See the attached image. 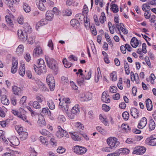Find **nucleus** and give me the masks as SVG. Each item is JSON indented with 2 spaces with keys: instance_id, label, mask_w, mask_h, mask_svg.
Masks as SVG:
<instances>
[{
  "instance_id": "8",
  "label": "nucleus",
  "mask_w": 156,
  "mask_h": 156,
  "mask_svg": "<svg viewBox=\"0 0 156 156\" xmlns=\"http://www.w3.org/2000/svg\"><path fill=\"white\" fill-rule=\"evenodd\" d=\"M146 148L143 146H138L136 147L132 153L136 154H143L146 151Z\"/></svg>"
},
{
  "instance_id": "43",
  "label": "nucleus",
  "mask_w": 156,
  "mask_h": 156,
  "mask_svg": "<svg viewBox=\"0 0 156 156\" xmlns=\"http://www.w3.org/2000/svg\"><path fill=\"white\" fill-rule=\"evenodd\" d=\"M99 20L101 23H103L106 20V17L105 16V14L103 12L101 13V16L99 18Z\"/></svg>"
},
{
  "instance_id": "3",
  "label": "nucleus",
  "mask_w": 156,
  "mask_h": 156,
  "mask_svg": "<svg viewBox=\"0 0 156 156\" xmlns=\"http://www.w3.org/2000/svg\"><path fill=\"white\" fill-rule=\"evenodd\" d=\"M79 113L80 106L78 105H76L72 108L70 112H67V114L69 118L73 119L75 116L78 115Z\"/></svg>"
},
{
  "instance_id": "46",
  "label": "nucleus",
  "mask_w": 156,
  "mask_h": 156,
  "mask_svg": "<svg viewBox=\"0 0 156 156\" xmlns=\"http://www.w3.org/2000/svg\"><path fill=\"white\" fill-rule=\"evenodd\" d=\"M74 134L73 133L72 134L71 136L72 138L74 140L79 141L80 140V137L78 135L75 134V133H74Z\"/></svg>"
},
{
  "instance_id": "48",
  "label": "nucleus",
  "mask_w": 156,
  "mask_h": 156,
  "mask_svg": "<svg viewBox=\"0 0 156 156\" xmlns=\"http://www.w3.org/2000/svg\"><path fill=\"white\" fill-rule=\"evenodd\" d=\"M117 90V88L115 86H111L110 87L109 89L110 92L112 93H116Z\"/></svg>"
},
{
  "instance_id": "64",
  "label": "nucleus",
  "mask_w": 156,
  "mask_h": 156,
  "mask_svg": "<svg viewBox=\"0 0 156 156\" xmlns=\"http://www.w3.org/2000/svg\"><path fill=\"white\" fill-rule=\"evenodd\" d=\"M119 155L118 150L115 152L108 154V156H119Z\"/></svg>"
},
{
  "instance_id": "63",
  "label": "nucleus",
  "mask_w": 156,
  "mask_h": 156,
  "mask_svg": "<svg viewBox=\"0 0 156 156\" xmlns=\"http://www.w3.org/2000/svg\"><path fill=\"white\" fill-rule=\"evenodd\" d=\"M24 58L27 62H29L30 59V54L28 53H27L24 55Z\"/></svg>"
},
{
  "instance_id": "25",
  "label": "nucleus",
  "mask_w": 156,
  "mask_h": 156,
  "mask_svg": "<svg viewBox=\"0 0 156 156\" xmlns=\"http://www.w3.org/2000/svg\"><path fill=\"white\" fill-rule=\"evenodd\" d=\"M114 26L115 29L116 30L117 29L118 30L119 33V32H120L121 30H123V28L124 27V25L122 23H121L115 24L114 25Z\"/></svg>"
},
{
  "instance_id": "20",
  "label": "nucleus",
  "mask_w": 156,
  "mask_h": 156,
  "mask_svg": "<svg viewBox=\"0 0 156 156\" xmlns=\"http://www.w3.org/2000/svg\"><path fill=\"white\" fill-rule=\"evenodd\" d=\"M131 45L134 48H136L139 44L138 40L135 37H133L131 41Z\"/></svg>"
},
{
  "instance_id": "17",
  "label": "nucleus",
  "mask_w": 156,
  "mask_h": 156,
  "mask_svg": "<svg viewBox=\"0 0 156 156\" xmlns=\"http://www.w3.org/2000/svg\"><path fill=\"white\" fill-rule=\"evenodd\" d=\"M12 63V67L11 69V72L12 73H14L17 71V66L18 62L16 60L14 61L13 60Z\"/></svg>"
},
{
  "instance_id": "55",
  "label": "nucleus",
  "mask_w": 156,
  "mask_h": 156,
  "mask_svg": "<svg viewBox=\"0 0 156 156\" xmlns=\"http://www.w3.org/2000/svg\"><path fill=\"white\" fill-rule=\"evenodd\" d=\"M40 89L42 91H45L47 90V87L42 82L40 83L39 85Z\"/></svg>"
},
{
  "instance_id": "33",
  "label": "nucleus",
  "mask_w": 156,
  "mask_h": 156,
  "mask_svg": "<svg viewBox=\"0 0 156 156\" xmlns=\"http://www.w3.org/2000/svg\"><path fill=\"white\" fill-rule=\"evenodd\" d=\"M84 98H85L84 99L85 101H88L91 99L92 95L89 92H87L85 94H84Z\"/></svg>"
},
{
  "instance_id": "10",
  "label": "nucleus",
  "mask_w": 156,
  "mask_h": 156,
  "mask_svg": "<svg viewBox=\"0 0 156 156\" xmlns=\"http://www.w3.org/2000/svg\"><path fill=\"white\" fill-rule=\"evenodd\" d=\"M146 142L149 145L152 146L156 145V135H151L146 139Z\"/></svg>"
},
{
  "instance_id": "31",
  "label": "nucleus",
  "mask_w": 156,
  "mask_h": 156,
  "mask_svg": "<svg viewBox=\"0 0 156 156\" xmlns=\"http://www.w3.org/2000/svg\"><path fill=\"white\" fill-rule=\"evenodd\" d=\"M99 119L101 122L104 123L106 126H107V119L106 116L100 114L99 116Z\"/></svg>"
},
{
  "instance_id": "41",
  "label": "nucleus",
  "mask_w": 156,
  "mask_h": 156,
  "mask_svg": "<svg viewBox=\"0 0 156 156\" xmlns=\"http://www.w3.org/2000/svg\"><path fill=\"white\" fill-rule=\"evenodd\" d=\"M110 78L112 81H115L117 80L116 72H112L110 75Z\"/></svg>"
},
{
  "instance_id": "51",
  "label": "nucleus",
  "mask_w": 156,
  "mask_h": 156,
  "mask_svg": "<svg viewBox=\"0 0 156 156\" xmlns=\"http://www.w3.org/2000/svg\"><path fill=\"white\" fill-rule=\"evenodd\" d=\"M102 55L104 62L105 63L107 64V54L105 51H103Z\"/></svg>"
},
{
  "instance_id": "35",
  "label": "nucleus",
  "mask_w": 156,
  "mask_h": 156,
  "mask_svg": "<svg viewBox=\"0 0 156 156\" xmlns=\"http://www.w3.org/2000/svg\"><path fill=\"white\" fill-rule=\"evenodd\" d=\"M17 153V151L11 150L9 152L5 153L4 156H16V154Z\"/></svg>"
},
{
  "instance_id": "37",
  "label": "nucleus",
  "mask_w": 156,
  "mask_h": 156,
  "mask_svg": "<svg viewBox=\"0 0 156 156\" xmlns=\"http://www.w3.org/2000/svg\"><path fill=\"white\" fill-rule=\"evenodd\" d=\"M47 104L49 108L51 109H54L55 108V105L52 100H49L47 101Z\"/></svg>"
},
{
  "instance_id": "57",
  "label": "nucleus",
  "mask_w": 156,
  "mask_h": 156,
  "mask_svg": "<svg viewBox=\"0 0 156 156\" xmlns=\"http://www.w3.org/2000/svg\"><path fill=\"white\" fill-rule=\"evenodd\" d=\"M53 13H54L55 15H59L60 14V11H59L58 9L54 7L53 9Z\"/></svg>"
},
{
  "instance_id": "22",
  "label": "nucleus",
  "mask_w": 156,
  "mask_h": 156,
  "mask_svg": "<svg viewBox=\"0 0 156 156\" xmlns=\"http://www.w3.org/2000/svg\"><path fill=\"white\" fill-rule=\"evenodd\" d=\"M10 142L12 145L15 146H18L20 144L19 140L16 136L13 137L12 139L11 140Z\"/></svg>"
},
{
  "instance_id": "58",
  "label": "nucleus",
  "mask_w": 156,
  "mask_h": 156,
  "mask_svg": "<svg viewBox=\"0 0 156 156\" xmlns=\"http://www.w3.org/2000/svg\"><path fill=\"white\" fill-rule=\"evenodd\" d=\"M61 82L64 83H68L69 82L68 78L65 76H62L61 78Z\"/></svg>"
},
{
  "instance_id": "30",
  "label": "nucleus",
  "mask_w": 156,
  "mask_h": 156,
  "mask_svg": "<svg viewBox=\"0 0 156 156\" xmlns=\"http://www.w3.org/2000/svg\"><path fill=\"white\" fill-rule=\"evenodd\" d=\"M119 155L120 154H128L129 152V150L126 148H122L118 150Z\"/></svg>"
},
{
  "instance_id": "47",
  "label": "nucleus",
  "mask_w": 156,
  "mask_h": 156,
  "mask_svg": "<svg viewBox=\"0 0 156 156\" xmlns=\"http://www.w3.org/2000/svg\"><path fill=\"white\" fill-rule=\"evenodd\" d=\"M41 142L42 143L45 144L46 145L48 144V140L45 137L41 136L40 137Z\"/></svg>"
},
{
  "instance_id": "32",
  "label": "nucleus",
  "mask_w": 156,
  "mask_h": 156,
  "mask_svg": "<svg viewBox=\"0 0 156 156\" xmlns=\"http://www.w3.org/2000/svg\"><path fill=\"white\" fill-rule=\"evenodd\" d=\"M20 135V139L22 141L25 140L27 137L28 133L26 132H22L19 134Z\"/></svg>"
},
{
  "instance_id": "29",
  "label": "nucleus",
  "mask_w": 156,
  "mask_h": 156,
  "mask_svg": "<svg viewBox=\"0 0 156 156\" xmlns=\"http://www.w3.org/2000/svg\"><path fill=\"white\" fill-rule=\"evenodd\" d=\"M23 51V46L22 44L20 45L17 48L16 52L19 55H21Z\"/></svg>"
},
{
  "instance_id": "1",
  "label": "nucleus",
  "mask_w": 156,
  "mask_h": 156,
  "mask_svg": "<svg viewBox=\"0 0 156 156\" xmlns=\"http://www.w3.org/2000/svg\"><path fill=\"white\" fill-rule=\"evenodd\" d=\"M45 59L48 67L52 70L54 75H56L58 72V67L56 61L46 55L45 56Z\"/></svg>"
},
{
  "instance_id": "23",
  "label": "nucleus",
  "mask_w": 156,
  "mask_h": 156,
  "mask_svg": "<svg viewBox=\"0 0 156 156\" xmlns=\"http://www.w3.org/2000/svg\"><path fill=\"white\" fill-rule=\"evenodd\" d=\"M41 113L42 115H47L48 116H50L51 115V113L49 109L48 108H42Z\"/></svg>"
},
{
  "instance_id": "6",
  "label": "nucleus",
  "mask_w": 156,
  "mask_h": 156,
  "mask_svg": "<svg viewBox=\"0 0 156 156\" xmlns=\"http://www.w3.org/2000/svg\"><path fill=\"white\" fill-rule=\"evenodd\" d=\"M46 81L51 90H53L55 87L54 77L51 75H48L47 76Z\"/></svg>"
},
{
  "instance_id": "62",
  "label": "nucleus",
  "mask_w": 156,
  "mask_h": 156,
  "mask_svg": "<svg viewBox=\"0 0 156 156\" xmlns=\"http://www.w3.org/2000/svg\"><path fill=\"white\" fill-rule=\"evenodd\" d=\"M72 13L71 10L70 9H67L64 10V15L67 16H70Z\"/></svg>"
},
{
  "instance_id": "24",
  "label": "nucleus",
  "mask_w": 156,
  "mask_h": 156,
  "mask_svg": "<svg viewBox=\"0 0 156 156\" xmlns=\"http://www.w3.org/2000/svg\"><path fill=\"white\" fill-rule=\"evenodd\" d=\"M23 10L26 13H29L31 10V8L30 6L27 3L23 2Z\"/></svg>"
},
{
  "instance_id": "61",
  "label": "nucleus",
  "mask_w": 156,
  "mask_h": 156,
  "mask_svg": "<svg viewBox=\"0 0 156 156\" xmlns=\"http://www.w3.org/2000/svg\"><path fill=\"white\" fill-rule=\"evenodd\" d=\"M92 70L90 69L88 73L85 76V79L86 80H89L91 77Z\"/></svg>"
},
{
  "instance_id": "44",
  "label": "nucleus",
  "mask_w": 156,
  "mask_h": 156,
  "mask_svg": "<svg viewBox=\"0 0 156 156\" xmlns=\"http://www.w3.org/2000/svg\"><path fill=\"white\" fill-rule=\"evenodd\" d=\"M63 62L65 67L69 68L72 65V64L70 62H68L66 58L64 59L63 60Z\"/></svg>"
},
{
  "instance_id": "18",
  "label": "nucleus",
  "mask_w": 156,
  "mask_h": 156,
  "mask_svg": "<svg viewBox=\"0 0 156 156\" xmlns=\"http://www.w3.org/2000/svg\"><path fill=\"white\" fill-rule=\"evenodd\" d=\"M36 3L38 8L40 10L42 11H45L46 8L42 2H41L39 0H37L36 1Z\"/></svg>"
},
{
  "instance_id": "14",
  "label": "nucleus",
  "mask_w": 156,
  "mask_h": 156,
  "mask_svg": "<svg viewBox=\"0 0 156 156\" xmlns=\"http://www.w3.org/2000/svg\"><path fill=\"white\" fill-rule=\"evenodd\" d=\"M70 101L69 98H63L62 101H60L59 105L60 107L65 106L67 105H70Z\"/></svg>"
},
{
  "instance_id": "13",
  "label": "nucleus",
  "mask_w": 156,
  "mask_h": 156,
  "mask_svg": "<svg viewBox=\"0 0 156 156\" xmlns=\"http://www.w3.org/2000/svg\"><path fill=\"white\" fill-rule=\"evenodd\" d=\"M12 90L13 93L15 95L18 96L22 95V90L20 88L14 85L13 86Z\"/></svg>"
},
{
  "instance_id": "5",
  "label": "nucleus",
  "mask_w": 156,
  "mask_h": 156,
  "mask_svg": "<svg viewBox=\"0 0 156 156\" xmlns=\"http://www.w3.org/2000/svg\"><path fill=\"white\" fill-rule=\"evenodd\" d=\"M58 131L56 133V136L59 138H61L63 137L68 138L69 135L67 132L63 129L61 127L59 126L57 127Z\"/></svg>"
},
{
  "instance_id": "28",
  "label": "nucleus",
  "mask_w": 156,
  "mask_h": 156,
  "mask_svg": "<svg viewBox=\"0 0 156 156\" xmlns=\"http://www.w3.org/2000/svg\"><path fill=\"white\" fill-rule=\"evenodd\" d=\"M46 19H41L40 22L37 23L36 24V28L37 30L39 27L41 26H43V25H44L45 24H47V22L46 20Z\"/></svg>"
},
{
  "instance_id": "45",
  "label": "nucleus",
  "mask_w": 156,
  "mask_h": 156,
  "mask_svg": "<svg viewBox=\"0 0 156 156\" xmlns=\"http://www.w3.org/2000/svg\"><path fill=\"white\" fill-rule=\"evenodd\" d=\"M111 9L114 13H116L119 11L118 7L115 4H113L111 5Z\"/></svg>"
},
{
  "instance_id": "49",
  "label": "nucleus",
  "mask_w": 156,
  "mask_h": 156,
  "mask_svg": "<svg viewBox=\"0 0 156 156\" xmlns=\"http://www.w3.org/2000/svg\"><path fill=\"white\" fill-rule=\"evenodd\" d=\"M58 121L60 122H63L65 121L66 119L65 117L63 115H59L58 118Z\"/></svg>"
},
{
  "instance_id": "52",
  "label": "nucleus",
  "mask_w": 156,
  "mask_h": 156,
  "mask_svg": "<svg viewBox=\"0 0 156 156\" xmlns=\"http://www.w3.org/2000/svg\"><path fill=\"white\" fill-rule=\"evenodd\" d=\"M65 151V149L61 146L58 147L57 150V152L60 154H62L64 153Z\"/></svg>"
},
{
  "instance_id": "50",
  "label": "nucleus",
  "mask_w": 156,
  "mask_h": 156,
  "mask_svg": "<svg viewBox=\"0 0 156 156\" xmlns=\"http://www.w3.org/2000/svg\"><path fill=\"white\" fill-rule=\"evenodd\" d=\"M5 18L6 21L9 24V25L10 26L13 25V24L12 20H11V18L9 17V16H6Z\"/></svg>"
},
{
  "instance_id": "40",
  "label": "nucleus",
  "mask_w": 156,
  "mask_h": 156,
  "mask_svg": "<svg viewBox=\"0 0 156 156\" xmlns=\"http://www.w3.org/2000/svg\"><path fill=\"white\" fill-rule=\"evenodd\" d=\"M39 103L37 101H34L33 102L32 106L35 109H39L41 108V106Z\"/></svg>"
},
{
  "instance_id": "4",
  "label": "nucleus",
  "mask_w": 156,
  "mask_h": 156,
  "mask_svg": "<svg viewBox=\"0 0 156 156\" xmlns=\"http://www.w3.org/2000/svg\"><path fill=\"white\" fill-rule=\"evenodd\" d=\"M73 149L74 152L79 155L84 154L87 151V149L85 147L78 145L73 147Z\"/></svg>"
},
{
  "instance_id": "60",
  "label": "nucleus",
  "mask_w": 156,
  "mask_h": 156,
  "mask_svg": "<svg viewBox=\"0 0 156 156\" xmlns=\"http://www.w3.org/2000/svg\"><path fill=\"white\" fill-rule=\"evenodd\" d=\"M129 116V114L127 112H124L122 113V117L123 119L126 120H127L128 119Z\"/></svg>"
},
{
  "instance_id": "39",
  "label": "nucleus",
  "mask_w": 156,
  "mask_h": 156,
  "mask_svg": "<svg viewBox=\"0 0 156 156\" xmlns=\"http://www.w3.org/2000/svg\"><path fill=\"white\" fill-rule=\"evenodd\" d=\"M18 117L26 122H28V121L27 119V116L24 114H22L20 112Z\"/></svg>"
},
{
  "instance_id": "54",
  "label": "nucleus",
  "mask_w": 156,
  "mask_h": 156,
  "mask_svg": "<svg viewBox=\"0 0 156 156\" xmlns=\"http://www.w3.org/2000/svg\"><path fill=\"white\" fill-rule=\"evenodd\" d=\"M37 62L38 63V66H46L44 60L42 59H38L37 61Z\"/></svg>"
},
{
  "instance_id": "15",
  "label": "nucleus",
  "mask_w": 156,
  "mask_h": 156,
  "mask_svg": "<svg viewBox=\"0 0 156 156\" xmlns=\"http://www.w3.org/2000/svg\"><path fill=\"white\" fill-rule=\"evenodd\" d=\"M42 53V50L41 47L37 46L34 50L33 55L34 57L38 56Z\"/></svg>"
},
{
  "instance_id": "27",
  "label": "nucleus",
  "mask_w": 156,
  "mask_h": 156,
  "mask_svg": "<svg viewBox=\"0 0 156 156\" xmlns=\"http://www.w3.org/2000/svg\"><path fill=\"white\" fill-rule=\"evenodd\" d=\"M24 32L26 33H30L31 31V28L29 24L27 23H26L23 26Z\"/></svg>"
},
{
  "instance_id": "59",
  "label": "nucleus",
  "mask_w": 156,
  "mask_h": 156,
  "mask_svg": "<svg viewBox=\"0 0 156 156\" xmlns=\"http://www.w3.org/2000/svg\"><path fill=\"white\" fill-rule=\"evenodd\" d=\"M35 41V38L34 37H30L28 39L27 42L30 44H32L34 43Z\"/></svg>"
},
{
  "instance_id": "7",
  "label": "nucleus",
  "mask_w": 156,
  "mask_h": 156,
  "mask_svg": "<svg viewBox=\"0 0 156 156\" xmlns=\"http://www.w3.org/2000/svg\"><path fill=\"white\" fill-rule=\"evenodd\" d=\"M34 68L35 72L39 75H41L42 73H45L46 72V66H39L37 67L35 65H34Z\"/></svg>"
},
{
  "instance_id": "21",
  "label": "nucleus",
  "mask_w": 156,
  "mask_h": 156,
  "mask_svg": "<svg viewBox=\"0 0 156 156\" xmlns=\"http://www.w3.org/2000/svg\"><path fill=\"white\" fill-rule=\"evenodd\" d=\"M146 103L147 110L149 111H151L153 108L152 102L151 100L150 99H148L146 101Z\"/></svg>"
},
{
  "instance_id": "36",
  "label": "nucleus",
  "mask_w": 156,
  "mask_h": 156,
  "mask_svg": "<svg viewBox=\"0 0 156 156\" xmlns=\"http://www.w3.org/2000/svg\"><path fill=\"white\" fill-rule=\"evenodd\" d=\"M70 24L73 27L76 26H78L79 25V23L77 20L73 19L70 22Z\"/></svg>"
},
{
  "instance_id": "26",
  "label": "nucleus",
  "mask_w": 156,
  "mask_h": 156,
  "mask_svg": "<svg viewBox=\"0 0 156 156\" xmlns=\"http://www.w3.org/2000/svg\"><path fill=\"white\" fill-rule=\"evenodd\" d=\"M1 101L2 103L4 105H7L9 104V100L5 95H3L1 99Z\"/></svg>"
},
{
  "instance_id": "34",
  "label": "nucleus",
  "mask_w": 156,
  "mask_h": 156,
  "mask_svg": "<svg viewBox=\"0 0 156 156\" xmlns=\"http://www.w3.org/2000/svg\"><path fill=\"white\" fill-rule=\"evenodd\" d=\"M155 127V123L153 119H151L150 121V123L149 125V129L150 131L154 129Z\"/></svg>"
},
{
  "instance_id": "12",
  "label": "nucleus",
  "mask_w": 156,
  "mask_h": 156,
  "mask_svg": "<svg viewBox=\"0 0 156 156\" xmlns=\"http://www.w3.org/2000/svg\"><path fill=\"white\" fill-rule=\"evenodd\" d=\"M130 114L134 118L137 119L139 117V112L136 108H132L130 109Z\"/></svg>"
},
{
  "instance_id": "53",
  "label": "nucleus",
  "mask_w": 156,
  "mask_h": 156,
  "mask_svg": "<svg viewBox=\"0 0 156 156\" xmlns=\"http://www.w3.org/2000/svg\"><path fill=\"white\" fill-rule=\"evenodd\" d=\"M121 126L123 130H125L127 132L130 130V128L128 125L123 124Z\"/></svg>"
},
{
  "instance_id": "9",
  "label": "nucleus",
  "mask_w": 156,
  "mask_h": 156,
  "mask_svg": "<svg viewBox=\"0 0 156 156\" xmlns=\"http://www.w3.org/2000/svg\"><path fill=\"white\" fill-rule=\"evenodd\" d=\"M17 34L20 40L23 42L26 41L27 38V34L23 32L22 30H18Z\"/></svg>"
},
{
  "instance_id": "11",
  "label": "nucleus",
  "mask_w": 156,
  "mask_h": 156,
  "mask_svg": "<svg viewBox=\"0 0 156 156\" xmlns=\"http://www.w3.org/2000/svg\"><path fill=\"white\" fill-rule=\"evenodd\" d=\"M147 122V119L145 117L142 118L139 122L137 127L140 129H142L146 125Z\"/></svg>"
},
{
  "instance_id": "42",
  "label": "nucleus",
  "mask_w": 156,
  "mask_h": 156,
  "mask_svg": "<svg viewBox=\"0 0 156 156\" xmlns=\"http://www.w3.org/2000/svg\"><path fill=\"white\" fill-rule=\"evenodd\" d=\"M107 94L106 91H104L103 92L101 100L104 102L107 103Z\"/></svg>"
},
{
  "instance_id": "2",
  "label": "nucleus",
  "mask_w": 156,
  "mask_h": 156,
  "mask_svg": "<svg viewBox=\"0 0 156 156\" xmlns=\"http://www.w3.org/2000/svg\"><path fill=\"white\" fill-rule=\"evenodd\" d=\"M120 143L117 141V139L115 137H110L108 139V148L110 149H114Z\"/></svg>"
},
{
  "instance_id": "38",
  "label": "nucleus",
  "mask_w": 156,
  "mask_h": 156,
  "mask_svg": "<svg viewBox=\"0 0 156 156\" xmlns=\"http://www.w3.org/2000/svg\"><path fill=\"white\" fill-rule=\"evenodd\" d=\"M18 117L26 122H28V121L27 119V116L24 114H22L20 112Z\"/></svg>"
},
{
  "instance_id": "16",
  "label": "nucleus",
  "mask_w": 156,
  "mask_h": 156,
  "mask_svg": "<svg viewBox=\"0 0 156 156\" xmlns=\"http://www.w3.org/2000/svg\"><path fill=\"white\" fill-rule=\"evenodd\" d=\"M46 19L48 21H51L53 19L54 15L53 12L50 10H48L46 13Z\"/></svg>"
},
{
  "instance_id": "19",
  "label": "nucleus",
  "mask_w": 156,
  "mask_h": 156,
  "mask_svg": "<svg viewBox=\"0 0 156 156\" xmlns=\"http://www.w3.org/2000/svg\"><path fill=\"white\" fill-rule=\"evenodd\" d=\"M19 74L22 76H23L25 73V64L21 63V66L19 69Z\"/></svg>"
},
{
  "instance_id": "56",
  "label": "nucleus",
  "mask_w": 156,
  "mask_h": 156,
  "mask_svg": "<svg viewBox=\"0 0 156 156\" xmlns=\"http://www.w3.org/2000/svg\"><path fill=\"white\" fill-rule=\"evenodd\" d=\"M40 133L42 135L44 136L49 135L50 134V132L45 129H43L40 131Z\"/></svg>"
}]
</instances>
